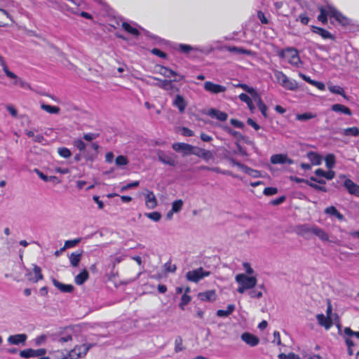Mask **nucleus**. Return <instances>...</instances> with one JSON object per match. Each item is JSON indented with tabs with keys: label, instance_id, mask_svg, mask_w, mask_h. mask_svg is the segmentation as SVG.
<instances>
[{
	"label": "nucleus",
	"instance_id": "44",
	"mask_svg": "<svg viewBox=\"0 0 359 359\" xmlns=\"http://www.w3.org/2000/svg\"><path fill=\"white\" fill-rule=\"evenodd\" d=\"M313 229V226H309L307 224L301 225L298 226V233L299 234L304 235L306 233H312V229Z\"/></svg>",
	"mask_w": 359,
	"mask_h": 359
},
{
	"label": "nucleus",
	"instance_id": "29",
	"mask_svg": "<svg viewBox=\"0 0 359 359\" xmlns=\"http://www.w3.org/2000/svg\"><path fill=\"white\" fill-rule=\"evenodd\" d=\"M235 305L233 304H229L226 310L219 309L217 311V316L221 318L227 317L231 315L235 310Z\"/></svg>",
	"mask_w": 359,
	"mask_h": 359
},
{
	"label": "nucleus",
	"instance_id": "56",
	"mask_svg": "<svg viewBox=\"0 0 359 359\" xmlns=\"http://www.w3.org/2000/svg\"><path fill=\"white\" fill-rule=\"evenodd\" d=\"M36 172H37L39 177L43 180L44 182H50L51 180H53L56 179V177L54 176H47L44 175L43 172H40L39 170H36Z\"/></svg>",
	"mask_w": 359,
	"mask_h": 359
},
{
	"label": "nucleus",
	"instance_id": "32",
	"mask_svg": "<svg viewBox=\"0 0 359 359\" xmlns=\"http://www.w3.org/2000/svg\"><path fill=\"white\" fill-rule=\"evenodd\" d=\"M122 28L126 31L128 33L132 34L133 36H138L140 34V32L139 31L137 30V29L136 27H134L133 26H131L129 23L128 22H123L122 23Z\"/></svg>",
	"mask_w": 359,
	"mask_h": 359
},
{
	"label": "nucleus",
	"instance_id": "9",
	"mask_svg": "<svg viewBox=\"0 0 359 359\" xmlns=\"http://www.w3.org/2000/svg\"><path fill=\"white\" fill-rule=\"evenodd\" d=\"M145 196V204L149 209H154L157 206L158 202L152 191L146 189L143 194Z\"/></svg>",
	"mask_w": 359,
	"mask_h": 359
},
{
	"label": "nucleus",
	"instance_id": "16",
	"mask_svg": "<svg viewBox=\"0 0 359 359\" xmlns=\"http://www.w3.org/2000/svg\"><path fill=\"white\" fill-rule=\"evenodd\" d=\"M27 339V336L25 334H18L11 335L8 338V342L13 345L24 344Z\"/></svg>",
	"mask_w": 359,
	"mask_h": 359
},
{
	"label": "nucleus",
	"instance_id": "25",
	"mask_svg": "<svg viewBox=\"0 0 359 359\" xmlns=\"http://www.w3.org/2000/svg\"><path fill=\"white\" fill-rule=\"evenodd\" d=\"M325 213L337 217L339 220L342 221L344 219V215L339 212L334 206H330L325 209Z\"/></svg>",
	"mask_w": 359,
	"mask_h": 359
},
{
	"label": "nucleus",
	"instance_id": "31",
	"mask_svg": "<svg viewBox=\"0 0 359 359\" xmlns=\"http://www.w3.org/2000/svg\"><path fill=\"white\" fill-rule=\"evenodd\" d=\"M88 278V273L84 269L75 277V283L81 285Z\"/></svg>",
	"mask_w": 359,
	"mask_h": 359
},
{
	"label": "nucleus",
	"instance_id": "2",
	"mask_svg": "<svg viewBox=\"0 0 359 359\" xmlns=\"http://www.w3.org/2000/svg\"><path fill=\"white\" fill-rule=\"evenodd\" d=\"M235 280L238 285L237 292L240 294H244L253 289L257 284V278L255 276H248L245 273L237 274Z\"/></svg>",
	"mask_w": 359,
	"mask_h": 359
},
{
	"label": "nucleus",
	"instance_id": "41",
	"mask_svg": "<svg viewBox=\"0 0 359 359\" xmlns=\"http://www.w3.org/2000/svg\"><path fill=\"white\" fill-rule=\"evenodd\" d=\"M41 107L43 110L49 114H57L60 111V108L55 106H51L46 104H42Z\"/></svg>",
	"mask_w": 359,
	"mask_h": 359
},
{
	"label": "nucleus",
	"instance_id": "6",
	"mask_svg": "<svg viewBox=\"0 0 359 359\" xmlns=\"http://www.w3.org/2000/svg\"><path fill=\"white\" fill-rule=\"evenodd\" d=\"M172 149L177 152H182L183 156H188L190 154H198L194 151V147L191 144L177 142L172 145Z\"/></svg>",
	"mask_w": 359,
	"mask_h": 359
},
{
	"label": "nucleus",
	"instance_id": "13",
	"mask_svg": "<svg viewBox=\"0 0 359 359\" xmlns=\"http://www.w3.org/2000/svg\"><path fill=\"white\" fill-rule=\"evenodd\" d=\"M158 160L164 164L174 166L176 164V161L172 156L166 154L163 151L159 150L157 152Z\"/></svg>",
	"mask_w": 359,
	"mask_h": 359
},
{
	"label": "nucleus",
	"instance_id": "14",
	"mask_svg": "<svg viewBox=\"0 0 359 359\" xmlns=\"http://www.w3.org/2000/svg\"><path fill=\"white\" fill-rule=\"evenodd\" d=\"M206 114L211 118H215L221 121H224L228 118V114L226 113L214 108L210 109Z\"/></svg>",
	"mask_w": 359,
	"mask_h": 359
},
{
	"label": "nucleus",
	"instance_id": "27",
	"mask_svg": "<svg viewBox=\"0 0 359 359\" xmlns=\"http://www.w3.org/2000/svg\"><path fill=\"white\" fill-rule=\"evenodd\" d=\"M33 271L34 273V277L29 278V280L34 282L37 283L39 280H42L43 278V276L41 273V269L39 266L36 264H33Z\"/></svg>",
	"mask_w": 359,
	"mask_h": 359
},
{
	"label": "nucleus",
	"instance_id": "4",
	"mask_svg": "<svg viewBox=\"0 0 359 359\" xmlns=\"http://www.w3.org/2000/svg\"><path fill=\"white\" fill-rule=\"evenodd\" d=\"M274 76L278 83L286 90L293 91L299 87L298 83L294 79H290L281 71L275 70Z\"/></svg>",
	"mask_w": 359,
	"mask_h": 359
},
{
	"label": "nucleus",
	"instance_id": "51",
	"mask_svg": "<svg viewBox=\"0 0 359 359\" xmlns=\"http://www.w3.org/2000/svg\"><path fill=\"white\" fill-rule=\"evenodd\" d=\"M81 240V238H76L74 240L66 241L64 246L66 249L73 248L78 245L80 243Z\"/></svg>",
	"mask_w": 359,
	"mask_h": 359
},
{
	"label": "nucleus",
	"instance_id": "33",
	"mask_svg": "<svg viewBox=\"0 0 359 359\" xmlns=\"http://www.w3.org/2000/svg\"><path fill=\"white\" fill-rule=\"evenodd\" d=\"M199 297L203 301H212L215 299V292L213 290L201 292L199 294Z\"/></svg>",
	"mask_w": 359,
	"mask_h": 359
},
{
	"label": "nucleus",
	"instance_id": "55",
	"mask_svg": "<svg viewBox=\"0 0 359 359\" xmlns=\"http://www.w3.org/2000/svg\"><path fill=\"white\" fill-rule=\"evenodd\" d=\"M243 269L245 271V274H247L248 276H253V274L255 273V271L251 267L250 263H248V262H243Z\"/></svg>",
	"mask_w": 359,
	"mask_h": 359
},
{
	"label": "nucleus",
	"instance_id": "64",
	"mask_svg": "<svg viewBox=\"0 0 359 359\" xmlns=\"http://www.w3.org/2000/svg\"><path fill=\"white\" fill-rule=\"evenodd\" d=\"M230 122L231 124L235 128H243L244 127L243 123L240 121L239 120L232 118L231 119Z\"/></svg>",
	"mask_w": 359,
	"mask_h": 359
},
{
	"label": "nucleus",
	"instance_id": "59",
	"mask_svg": "<svg viewBox=\"0 0 359 359\" xmlns=\"http://www.w3.org/2000/svg\"><path fill=\"white\" fill-rule=\"evenodd\" d=\"M278 189L275 187H266L264 189L263 193L266 196H272L277 194Z\"/></svg>",
	"mask_w": 359,
	"mask_h": 359
},
{
	"label": "nucleus",
	"instance_id": "61",
	"mask_svg": "<svg viewBox=\"0 0 359 359\" xmlns=\"http://www.w3.org/2000/svg\"><path fill=\"white\" fill-rule=\"evenodd\" d=\"M181 134L185 137H191L194 135V132L188 128L182 127L181 128Z\"/></svg>",
	"mask_w": 359,
	"mask_h": 359
},
{
	"label": "nucleus",
	"instance_id": "18",
	"mask_svg": "<svg viewBox=\"0 0 359 359\" xmlns=\"http://www.w3.org/2000/svg\"><path fill=\"white\" fill-rule=\"evenodd\" d=\"M318 323L320 325L324 327L326 330H329L333 325L332 318L325 316L323 314H318L316 316Z\"/></svg>",
	"mask_w": 359,
	"mask_h": 359
},
{
	"label": "nucleus",
	"instance_id": "28",
	"mask_svg": "<svg viewBox=\"0 0 359 359\" xmlns=\"http://www.w3.org/2000/svg\"><path fill=\"white\" fill-rule=\"evenodd\" d=\"M341 134L344 136L357 137L359 135V128L357 127H351L341 130Z\"/></svg>",
	"mask_w": 359,
	"mask_h": 359
},
{
	"label": "nucleus",
	"instance_id": "30",
	"mask_svg": "<svg viewBox=\"0 0 359 359\" xmlns=\"http://www.w3.org/2000/svg\"><path fill=\"white\" fill-rule=\"evenodd\" d=\"M238 87L241 88L245 92L250 94L254 100H257V97L259 95L258 93L252 88L244 83H240L238 85Z\"/></svg>",
	"mask_w": 359,
	"mask_h": 359
},
{
	"label": "nucleus",
	"instance_id": "21",
	"mask_svg": "<svg viewBox=\"0 0 359 359\" xmlns=\"http://www.w3.org/2000/svg\"><path fill=\"white\" fill-rule=\"evenodd\" d=\"M173 105L175 106L181 113H182L186 109L187 103L182 95H177L173 101Z\"/></svg>",
	"mask_w": 359,
	"mask_h": 359
},
{
	"label": "nucleus",
	"instance_id": "12",
	"mask_svg": "<svg viewBox=\"0 0 359 359\" xmlns=\"http://www.w3.org/2000/svg\"><path fill=\"white\" fill-rule=\"evenodd\" d=\"M241 339L250 346L258 345L259 339L250 332H244L241 334Z\"/></svg>",
	"mask_w": 359,
	"mask_h": 359
},
{
	"label": "nucleus",
	"instance_id": "38",
	"mask_svg": "<svg viewBox=\"0 0 359 359\" xmlns=\"http://www.w3.org/2000/svg\"><path fill=\"white\" fill-rule=\"evenodd\" d=\"M0 65L2 67L4 72H5V74H6V76L8 77H9V78H15L16 77V74H15L14 73H13L12 72H11L8 69V68L1 55H0Z\"/></svg>",
	"mask_w": 359,
	"mask_h": 359
},
{
	"label": "nucleus",
	"instance_id": "50",
	"mask_svg": "<svg viewBox=\"0 0 359 359\" xmlns=\"http://www.w3.org/2000/svg\"><path fill=\"white\" fill-rule=\"evenodd\" d=\"M191 299V298L190 296L187 295V294H184L181 298V302L179 305L180 307L182 309H184V306L190 302Z\"/></svg>",
	"mask_w": 359,
	"mask_h": 359
},
{
	"label": "nucleus",
	"instance_id": "37",
	"mask_svg": "<svg viewBox=\"0 0 359 359\" xmlns=\"http://www.w3.org/2000/svg\"><path fill=\"white\" fill-rule=\"evenodd\" d=\"M316 117V114L311 112L298 114L296 115V119L300 121H305Z\"/></svg>",
	"mask_w": 359,
	"mask_h": 359
},
{
	"label": "nucleus",
	"instance_id": "46",
	"mask_svg": "<svg viewBox=\"0 0 359 359\" xmlns=\"http://www.w3.org/2000/svg\"><path fill=\"white\" fill-rule=\"evenodd\" d=\"M58 154L65 158H67L71 156L72 153L70 150L67 147H60L57 149Z\"/></svg>",
	"mask_w": 359,
	"mask_h": 359
},
{
	"label": "nucleus",
	"instance_id": "3",
	"mask_svg": "<svg viewBox=\"0 0 359 359\" xmlns=\"http://www.w3.org/2000/svg\"><path fill=\"white\" fill-rule=\"evenodd\" d=\"M278 55L285 59L288 63L295 67H299L302 65L299 53L297 49L294 48H287L279 52Z\"/></svg>",
	"mask_w": 359,
	"mask_h": 359
},
{
	"label": "nucleus",
	"instance_id": "15",
	"mask_svg": "<svg viewBox=\"0 0 359 359\" xmlns=\"http://www.w3.org/2000/svg\"><path fill=\"white\" fill-rule=\"evenodd\" d=\"M344 185L350 194L359 196V186L354 183L351 180L346 179L344 181Z\"/></svg>",
	"mask_w": 359,
	"mask_h": 359
},
{
	"label": "nucleus",
	"instance_id": "11",
	"mask_svg": "<svg viewBox=\"0 0 359 359\" xmlns=\"http://www.w3.org/2000/svg\"><path fill=\"white\" fill-rule=\"evenodd\" d=\"M46 353L45 349H38V350H34L32 348H28L26 350L21 351L20 353V355L25 358H32V357H37L43 355Z\"/></svg>",
	"mask_w": 359,
	"mask_h": 359
},
{
	"label": "nucleus",
	"instance_id": "49",
	"mask_svg": "<svg viewBox=\"0 0 359 359\" xmlns=\"http://www.w3.org/2000/svg\"><path fill=\"white\" fill-rule=\"evenodd\" d=\"M158 86L165 90H172L173 88L172 81H168V80L161 81V83H159Z\"/></svg>",
	"mask_w": 359,
	"mask_h": 359
},
{
	"label": "nucleus",
	"instance_id": "22",
	"mask_svg": "<svg viewBox=\"0 0 359 359\" xmlns=\"http://www.w3.org/2000/svg\"><path fill=\"white\" fill-rule=\"evenodd\" d=\"M331 109L333 111L341 113L348 116H351L352 114V112L348 107L341 104H334L332 105Z\"/></svg>",
	"mask_w": 359,
	"mask_h": 359
},
{
	"label": "nucleus",
	"instance_id": "43",
	"mask_svg": "<svg viewBox=\"0 0 359 359\" xmlns=\"http://www.w3.org/2000/svg\"><path fill=\"white\" fill-rule=\"evenodd\" d=\"M248 291V295L250 298L260 299L263 296L262 292L261 290H259L258 289H255V287Z\"/></svg>",
	"mask_w": 359,
	"mask_h": 359
},
{
	"label": "nucleus",
	"instance_id": "47",
	"mask_svg": "<svg viewBox=\"0 0 359 359\" xmlns=\"http://www.w3.org/2000/svg\"><path fill=\"white\" fill-rule=\"evenodd\" d=\"M184 347L182 344V339L180 337H177L175 341V351L176 353L183 351Z\"/></svg>",
	"mask_w": 359,
	"mask_h": 359
},
{
	"label": "nucleus",
	"instance_id": "10",
	"mask_svg": "<svg viewBox=\"0 0 359 359\" xmlns=\"http://www.w3.org/2000/svg\"><path fill=\"white\" fill-rule=\"evenodd\" d=\"M271 163L273 164H293L294 161L288 158L286 154H274L271 156Z\"/></svg>",
	"mask_w": 359,
	"mask_h": 359
},
{
	"label": "nucleus",
	"instance_id": "60",
	"mask_svg": "<svg viewBox=\"0 0 359 359\" xmlns=\"http://www.w3.org/2000/svg\"><path fill=\"white\" fill-rule=\"evenodd\" d=\"M139 184H140L139 181H135V182H133L132 183L127 184L126 185L122 187L121 190V191H124L128 190L129 189L137 187L139 186Z\"/></svg>",
	"mask_w": 359,
	"mask_h": 359
},
{
	"label": "nucleus",
	"instance_id": "7",
	"mask_svg": "<svg viewBox=\"0 0 359 359\" xmlns=\"http://www.w3.org/2000/svg\"><path fill=\"white\" fill-rule=\"evenodd\" d=\"M203 88L211 94H219L226 90V88L224 86L217 84L212 81H205L203 83Z\"/></svg>",
	"mask_w": 359,
	"mask_h": 359
},
{
	"label": "nucleus",
	"instance_id": "63",
	"mask_svg": "<svg viewBox=\"0 0 359 359\" xmlns=\"http://www.w3.org/2000/svg\"><path fill=\"white\" fill-rule=\"evenodd\" d=\"M97 137V134L89 133L83 135V139L88 142H91L93 140L96 139Z\"/></svg>",
	"mask_w": 359,
	"mask_h": 359
},
{
	"label": "nucleus",
	"instance_id": "62",
	"mask_svg": "<svg viewBox=\"0 0 359 359\" xmlns=\"http://www.w3.org/2000/svg\"><path fill=\"white\" fill-rule=\"evenodd\" d=\"M151 52L152 54L158 56L161 58H166L167 57L166 53H165L164 52L161 51L158 48H153Z\"/></svg>",
	"mask_w": 359,
	"mask_h": 359
},
{
	"label": "nucleus",
	"instance_id": "20",
	"mask_svg": "<svg viewBox=\"0 0 359 359\" xmlns=\"http://www.w3.org/2000/svg\"><path fill=\"white\" fill-rule=\"evenodd\" d=\"M224 49L231 52V53H235L236 54H245L247 55H252L253 52L250 50L245 49L241 47H236V46H225Z\"/></svg>",
	"mask_w": 359,
	"mask_h": 359
},
{
	"label": "nucleus",
	"instance_id": "52",
	"mask_svg": "<svg viewBox=\"0 0 359 359\" xmlns=\"http://www.w3.org/2000/svg\"><path fill=\"white\" fill-rule=\"evenodd\" d=\"M115 162L118 166L126 165L128 163L127 158L122 155L117 156Z\"/></svg>",
	"mask_w": 359,
	"mask_h": 359
},
{
	"label": "nucleus",
	"instance_id": "19",
	"mask_svg": "<svg viewBox=\"0 0 359 359\" xmlns=\"http://www.w3.org/2000/svg\"><path fill=\"white\" fill-rule=\"evenodd\" d=\"M313 32L320 35L324 39H332L333 40L334 37L333 35L326 29L318 27H312Z\"/></svg>",
	"mask_w": 359,
	"mask_h": 359
},
{
	"label": "nucleus",
	"instance_id": "58",
	"mask_svg": "<svg viewBox=\"0 0 359 359\" xmlns=\"http://www.w3.org/2000/svg\"><path fill=\"white\" fill-rule=\"evenodd\" d=\"M164 269L165 271L172 273L176 271V266L170 262H168L164 264Z\"/></svg>",
	"mask_w": 359,
	"mask_h": 359
},
{
	"label": "nucleus",
	"instance_id": "8",
	"mask_svg": "<svg viewBox=\"0 0 359 359\" xmlns=\"http://www.w3.org/2000/svg\"><path fill=\"white\" fill-rule=\"evenodd\" d=\"M73 145L76 147L80 152L83 153V158L86 161H92V156L87 152L86 148L87 144L81 140V139H74L73 140Z\"/></svg>",
	"mask_w": 359,
	"mask_h": 359
},
{
	"label": "nucleus",
	"instance_id": "48",
	"mask_svg": "<svg viewBox=\"0 0 359 359\" xmlns=\"http://www.w3.org/2000/svg\"><path fill=\"white\" fill-rule=\"evenodd\" d=\"M244 172L247 173L248 175L254 178H257L261 176V173L259 170L252 169L248 166L245 169Z\"/></svg>",
	"mask_w": 359,
	"mask_h": 359
},
{
	"label": "nucleus",
	"instance_id": "26",
	"mask_svg": "<svg viewBox=\"0 0 359 359\" xmlns=\"http://www.w3.org/2000/svg\"><path fill=\"white\" fill-rule=\"evenodd\" d=\"M307 157L313 165H319L322 163L323 158L318 153L310 151L307 154Z\"/></svg>",
	"mask_w": 359,
	"mask_h": 359
},
{
	"label": "nucleus",
	"instance_id": "40",
	"mask_svg": "<svg viewBox=\"0 0 359 359\" xmlns=\"http://www.w3.org/2000/svg\"><path fill=\"white\" fill-rule=\"evenodd\" d=\"M257 102V107L260 110L261 113L264 117L267 116L266 111H267V107L266 104L262 102L260 96L259 95L258 97H257V100H255Z\"/></svg>",
	"mask_w": 359,
	"mask_h": 359
},
{
	"label": "nucleus",
	"instance_id": "5",
	"mask_svg": "<svg viewBox=\"0 0 359 359\" xmlns=\"http://www.w3.org/2000/svg\"><path fill=\"white\" fill-rule=\"evenodd\" d=\"M210 274V271L204 270L202 267L190 271L187 273V279L194 283H198L203 278L209 276Z\"/></svg>",
	"mask_w": 359,
	"mask_h": 359
},
{
	"label": "nucleus",
	"instance_id": "34",
	"mask_svg": "<svg viewBox=\"0 0 359 359\" xmlns=\"http://www.w3.org/2000/svg\"><path fill=\"white\" fill-rule=\"evenodd\" d=\"M158 72L167 78H171L177 75V72L163 66L160 67Z\"/></svg>",
	"mask_w": 359,
	"mask_h": 359
},
{
	"label": "nucleus",
	"instance_id": "23",
	"mask_svg": "<svg viewBox=\"0 0 359 359\" xmlns=\"http://www.w3.org/2000/svg\"><path fill=\"white\" fill-rule=\"evenodd\" d=\"M53 283L58 290L62 292H72L74 290L73 285L62 283L56 279H53Z\"/></svg>",
	"mask_w": 359,
	"mask_h": 359
},
{
	"label": "nucleus",
	"instance_id": "24",
	"mask_svg": "<svg viewBox=\"0 0 359 359\" xmlns=\"http://www.w3.org/2000/svg\"><path fill=\"white\" fill-rule=\"evenodd\" d=\"M312 233L318 236L323 241H328L329 236L328 234L321 228L314 226L312 229Z\"/></svg>",
	"mask_w": 359,
	"mask_h": 359
},
{
	"label": "nucleus",
	"instance_id": "53",
	"mask_svg": "<svg viewBox=\"0 0 359 359\" xmlns=\"http://www.w3.org/2000/svg\"><path fill=\"white\" fill-rule=\"evenodd\" d=\"M145 215L154 222H158L161 217V215L158 212H152L145 214Z\"/></svg>",
	"mask_w": 359,
	"mask_h": 359
},
{
	"label": "nucleus",
	"instance_id": "17",
	"mask_svg": "<svg viewBox=\"0 0 359 359\" xmlns=\"http://www.w3.org/2000/svg\"><path fill=\"white\" fill-rule=\"evenodd\" d=\"M173 48L177 51H180L185 54H189L191 51L199 50L198 47L184 43L175 44Z\"/></svg>",
	"mask_w": 359,
	"mask_h": 359
},
{
	"label": "nucleus",
	"instance_id": "39",
	"mask_svg": "<svg viewBox=\"0 0 359 359\" xmlns=\"http://www.w3.org/2000/svg\"><path fill=\"white\" fill-rule=\"evenodd\" d=\"M325 161L326 167L328 169H332L334 168L336 161H335V156L333 154H327L325 158Z\"/></svg>",
	"mask_w": 359,
	"mask_h": 359
},
{
	"label": "nucleus",
	"instance_id": "57",
	"mask_svg": "<svg viewBox=\"0 0 359 359\" xmlns=\"http://www.w3.org/2000/svg\"><path fill=\"white\" fill-rule=\"evenodd\" d=\"M344 333L346 336H348V337L354 336L357 338H359V331L354 332L350 327H345L344 330Z\"/></svg>",
	"mask_w": 359,
	"mask_h": 359
},
{
	"label": "nucleus",
	"instance_id": "54",
	"mask_svg": "<svg viewBox=\"0 0 359 359\" xmlns=\"http://www.w3.org/2000/svg\"><path fill=\"white\" fill-rule=\"evenodd\" d=\"M12 79H15V84L20 86L21 88L24 89L29 88V84L20 78H18L17 75L15 78Z\"/></svg>",
	"mask_w": 359,
	"mask_h": 359
},
{
	"label": "nucleus",
	"instance_id": "42",
	"mask_svg": "<svg viewBox=\"0 0 359 359\" xmlns=\"http://www.w3.org/2000/svg\"><path fill=\"white\" fill-rule=\"evenodd\" d=\"M184 205V202L182 199H178L172 202L171 210L175 213L179 212Z\"/></svg>",
	"mask_w": 359,
	"mask_h": 359
},
{
	"label": "nucleus",
	"instance_id": "35",
	"mask_svg": "<svg viewBox=\"0 0 359 359\" xmlns=\"http://www.w3.org/2000/svg\"><path fill=\"white\" fill-rule=\"evenodd\" d=\"M239 99L245 102L248 104V108L251 111H253L255 109V105L252 103L251 98L245 93H241L238 96Z\"/></svg>",
	"mask_w": 359,
	"mask_h": 359
},
{
	"label": "nucleus",
	"instance_id": "45",
	"mask_svg": "<svg viewBox=\"0 0 359 359\" xmlns=\"http://www.w3.org/2000/svg\"><path fill=\"white\" fill-rule=\"evenodd\" d=\"M328 89L331 93L334 94L341 95L345 97L344 95V89L339 86L331 85L328 86Z\"/></svg>",
	"mask_w": 359,
	"mask_h": 359
},
{
	"label": "nucleus",
	"instance_id": "1",
	"mask_svg": "<svg viewBox=\"0 0 359 359\" xmlns=\"http://www.w3.org/2000/svg\"><path fill=\"white\" fill-rule=\"evenodd\" d=\"M320 13L318 16V20L323 24L327 22V17L333 18L341 25L346 26L350 24L348 18L344 16L341 13L338 11L335 8L327 6L325 8L320 9Z\"/></svg>",
	"mask_w": 359,
	"mask_h": 359
},
{
	"label": "nucleus",
	"instance_id": "36",
	"mask_svg": "<svg viewBox=\"0 0 359 359\" xmlns=\"http://www.w3.org/2000/svg\"><path fill=\"white\" fill-rule=\"evenodd\" d=\"M81 253H80V252H76L72 253L69 255V261H70L71 264L73 266L76 267L79 264V262L81 260Z\"/></svg>",
	"mask_w": 359,
	"mask_h": 359
}]
</instances>
